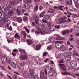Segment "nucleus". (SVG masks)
Returning <instances> with one entry per match:
<instances>
[{
  "mask_svg": "<svg viewBox=\"0 0 79 79\" xmlns=\"http://www.w3.org/2000/svg\"><path fill=\"white\" fill-rule=\"evenodd\" d=\"M27 44L29 45H31L33 44V41L31 39L27 40Z\"/></svg>",
  "mask_w": 79,
  "mask_h": 79,
  "instance_id": "obj_13",
  "label": "nucleus"
},
{
  "mask_svg": "<svg viewBox=\"0 0 79 79\" xmlns=\"http://www.w3.org/2000/svg\"><path fill=\"white\" fill-rule=\"evenodd\" d=\"M59 65L61 68H62V70L63 71H65L62 73V74L63 75H70V74H71V73L68 72L66 71V67L64 66V64H59Z\"/></svg>",
  "mask_w": 79,
  "mask_h": 79,
  "instance_id": "obj_2",
  "label": "nucleus"
},
{
  "mask_svg": "<svg viewBox=\"0 0 79 79\" xmlns=\"http://www.w3.org/2000/svg\"><path fill=\"white\" fill-rule=\"evenodd\" d=\"M65 31L66 32L67 34H68V33H69V30L67 29L65 30Z\"/></svg>",
  "mask_w": 79,
  "mask_h": 79,
  "instance_id": "obj_58",
  "label": "nucleus"
},
{
  "mask_svg": "<svg viewBox=\"0 0 79 79\" xmlns=\"http://www.w3.org/2000/svg\"><path fill=\"white\" fill-rule=\"evenodd\" d=\"M24 7L25 8H26L27 10L29 9V8H30V7L29 6V5L27 3H25L24 5Z\"/></svg>",
  "mask_w": 79,
  "mask_h": 79,
  "instance_id": "obj_21",
  "label": "nucleus"
},
{
  "mask_svg": "<svg viewBox=\"0 0 79 79\" xmlns=\"http://www.w3.org/2000/svg\"><path fill=\"white\" fill-rule=\"evenodd\" d=\"M57 37L56 38V40H63V38L60 35H57Z\"/></svg>",
  "mask_w": 79,
  "mask_h": 79,
  "instance_id": "obj_19",
  "label": "nucleus"
},
{
  "mask_svg": "<svg viewBox=\"0 0 79 79\" xmlns=\"http://www.w3.org/2000/svg\"><path fill=\"white\" fill-rule=\"evenodd\" d=\"M41 47V46L40 45H37L36 48V50H39L40 49V48Z\"/></svg>",
  "mask_w": 79,
  "mask_h": 79,
  "instance_id": "obj_22",
  "label": "nucleus"
},
{
  "mask_svg": "<svg viewBox=\"0 0 79 79\" xmlns=\"http://www.w3.org/2000/svg\"><path fill=\"white\" fill-rule=\"evenodd\" d=\"M39 79V77L38 76V75H35L33 79Z\"/></svg>",
  "mask_w": 79,
  "mask_h": 79,
  "instance_id": "obj_43",
  "label": "nucleus"
},
{
  "mask_svg": "<svg viewBox=\"0 0 79 79\" xmlns=\"http://www.w3.org/2000/svg\"><path fill=\"white\" fill-rule=\"evenodd\" d=\"M55 47L57 48H60V43H56V44L55 45Z\"/></svg>",
  "mask_w": 79,
  "mask_h": 79,
  "instance_id": "obj_25",
  "label": "nucleus"
},
{
  "mask_svg": "<svg viewBox=\"0 0 79 79\" xmlns=\"http://www.w3.org/2000/svg\"><path fill=\"white\" fill-rule=\"evenodd\" d=\"M44 73L43 71H42L40 72V78L42 79H47V70L46 69H44Z\"/></svg>",
  "mask_w": 79,
  "mask_h": 79,
  "instance_id": "obj_3",
  "label": "nucleus"
},
{
  "mask_svg": "<svg viewBox=\"0 0 79 79\" xmlns=\"http://www.w3.org/2000/svg\"><path fill=\"white\" fill-rule=\"evenodd\" d=\"M69 40H70V42H72V41H73V38H70Z\"/></svg>",
  "mask_w": 79,
  "mask_h": 79,
  "instance_id": "obj_63",
  "label": "nucleus"
},
{
  "mask_svg": "<svg viewBox=\"0 0 79 79\" xmlns=\"http://www.w3.org/2000/svg\"><path fill=\"white\" fill-rule=\"evenodd\" d=\"M22 20H23V19L21 17H19L17 18V21L18 23H20V22L22 21Z\"/></svg>",
  "mask_w": 79,
  "mask_h": 79,
  "instance_id": "obj_28",
  "label": "nucleus"
},
{
  "mask_svg": "<svg viewBox=\"0 0 79 79\" xmlns=\"http://www.w3.org/2000/svg\"><path fill=\"white\" fill-rule=\"evenodd\" d=\"M23 21H27L28 20V18L26 16H24L23 17Z\"/></svg>",
  "mask_w": 79,
  "mask_h": 79,
  "instance_id": "obj_31",
  "label": "nucleus"
},
{
  "mask_svg": "<svg viewBox=\"0 0 79 79\" xmlns=\"http://www.w3.org/2000/svg\"><path fill=\"white\" fill-rule=\"evenodd\" d=\"M65 3L67 5H72L73 0H70L69 1L68 0H66L65 1Z\"/></svg>",
  "mask_w": 79,
  "mask_h": 79,
  "instance_id": "obj_8",
  "label": "nucleus"
},
{
  "mask_svg": "<svg viewBox=\"0 0 79 79\" xmlns=\"http://www.w3.org/2000/svg\"><path fill=\"white\" fill-rule=\"evenodd\" d=\"M48 76H52V73H51V72H50V71L48 73Z\"/></svg>",
  "mask_w": 79,
  "mask_h": 79,
  "instance_id": "obj_49",
  "label": "nucleus"
},
{
  "mask_svg": "<svg viewBox=\"0 0 79 79\" xmlns=\"http://www.w3.org/2000/svg\"><path fill=\"white\" fill-rule=\"evenodd\" d=\"M47 52H45L43 53V56H45L46 55H47Z\"/></svg>",
  "mask_w": 79,
  "mask_h": 79,
  "instance_id": "obj_52",
  "label": "nucleus"
},
{
  "mask_svg": "<svg viewBox=\"0 0 79 79\" xmlns=\"http://www.w3.org/2000/svg\"><path fill=\"white\" fill-rule=\"evenodd\" d=\"M71 66H72V68H74L77 66V62L76 61H73L70 63Z\"/></svg>",
  "mask_w": 79,
  "mask_h": 79,
  "instance_id": "obj_7",
  "label": "nucleus"
},
{
  "mask_svg": "<svg viewBox=\"0 0 79 79\" xmlns=\"http://www.w3.org/2000/svg\"><path fill=\"white\" fill-rule=\"evenodd\" d=\"M55 40V37H52L51 38H49V43H52V42H53Z\"/></svg>",
  "mask_w": 79,
  "mask_h": 79,
  "instance_id": "obj_12",
  "label": "nucleus"
},
{
  "mask_svg": "<svg viewBox=\"0 0 79 79\" xmlns=\"http://www.w3.org/2000/svg\"><path fill=\"white\" fill-rule=\"evenodd\" d=\"M34 70L33 69H29L30 75L31 77H33L34 76Z\"/></svg>",
  "mask_w": 79,
  "mask_h": 79,
  "instance_id": "obj_5",
  "label": "nucleus"
},
{
  "mask_svg": "<svg viewBox=\"0 0 79 79\" xmlns=\"http://www.w3.org/2000/svg\"><path fill=\"white\" fill-rule=\"evenodd\" d=\"M43 22L44 23H48V21L44 19H43Z\"/></svg>",
  "mask_w": 79,
  "mask_h": 79,
  "instance_id": "obj_47",
  "label": "nucleus"
},
{
  "mask_svg": "<svg viewBox=\"0 0 79 79\" xmlns=\"http://www.w3.org/2000/svg\"><path fill=\"white\" fill-rule=\"evenodd\" d=\"M64 63V61L63 59L60 60L59 62V63Z\"/></svg>",
  "mask_w": 79,
  "mask_h": 79,
  "instance_id": "obj_51",
  "label": "nucleus"
},
{
  "mask_svg": "<svg viewBox=\"0 0 79 79\" xmlns=\"http://www.w3.org/2000/svg\"><path fill=\"white\" fill-rule=\"evenodd\" d=\"M22 65V66H25V64H26V62L25 61H23L21 64Z\"/></svg>",
  "mask_w": 79,
  "mask_h": 79,
  "instance_id": "obj_48",
  "label": "nucleus"
},
{
  "mask_svg": "<svg viewBox=\"0 0 79 79\" xmlns=\"http://www.w3.org/2000/svg\"><path fill=\"white\" fill-rule=\"evenodd\" d=\"M17 9L16 10V11H18V10H21V7L20 6H18L17 7Z\"/></svg>",
  "mask_w": 79,
  "mask_h": 79,
  "instance_id": "obj_40",
  "label": "nucleus"
},
{
  "mask_svg": "<svg viewBox=\"0 0 79 79\" xmlns=\"http://www.w3.org/2000/svg\"><path fill=\"white\" fill-rule=\"evenodd\" d=\"M19 52H20L21 54L22 55H26V51L25 50L23 49H20Z\"/></svg>",
  "mask_w": 79,
  "mask_h": 79,
  "instance_id": "obj_11",
  "label": "nucleus"
},
{
  "mask_svg": "<svg viewBox=\"0 0 79 79\" xmlns=\"http://www.w3.org/2000/svg\"><path fill=\"white\" fill-rule=\"evenodd\" d=\"M6 10L8 11H11V10H13V7L11 6H9L6 7Z\"/></svg>",
  "mask_w": 79,
  "mask_h": 79,
  "instance_id": "obj_18",
  "label": "nucleus"
},
{
  "mask_svg": "<svg viewBox=\"0 0 79 79\" xmlns=\"http://www.w3.org/2000/svg\"><path fill=\"white\" fill-rule=\"evenodd\" d=\"M41 23H42V22L41 21V20H40L39 21L38 20V21H37V23L36 24H38L39 26H41L42 24H41Z\"/></svg>",
  "mask_w": 79,
  "mask_h": 79,
  "instance_id": "obj_29",
  "label": "nucleus"
},
{
  "mask_svg": "<svg viewBox=\"0 0 79 79\" xmlns=\"http://www.w3.org/2000/svg\"><path fill=\"white\" fill-rule=\"evenodd\" d=\"M11 66L13 69H15L16 68V64L13 62H11Z\"/></svg>",
  "mask_w": 79,
  "mask_h": 79,
  "instance_id": "obj_15",
  "label": "nucleus"
},
{
  "mask_svg": "<svg viewBox=\"0 0 79 79\" xmlns=\"http://www.w3.org/2000/svg\"><path fill=\"white\" fill-rule=\"evenodd\" d=\"M9 4H10V5H14V2H13V1H10V2Z\"/></svg>",
  "mask_w": 79,
  "mask_h": 79,
  "instance_id": "obj_46",
  "label": "nucleus"
},
{
  "mask_svg": "<svg viewBox=\"0 0 79 79\" xmlns=\"http://www.w3.org/2000/svg\"><path fill=\"white\" fill-rule=\"evenodd\" d=\"M32 26H33L35 27V22H32Z\"/></svg>",
  "mask_w": 79,
  "mask_h": 79,
  "instance_id": "obj_57",
  "label": "nucleus"
},
{
  "mask_svg": "<svg viewBox=\"0 0 79 79\" xmlns=\"http://www.w3.org/2000/svg\"><path fill=\"white\" fill-rule=\"evenodd\" d=\"M23 77L25 78H27L29 77V72L27 71H24L23 72Z\"/></svg>",
  "mask_w": 79,
  "mask_h": 79,
  "instance_id": "obj_6",
  "label": "nucleus"
},
{
  "mask_svg": "<svg viewBox=\"0 0 79 79\" xmlns=\"http://www.w3.org/2000/svg\"><path fill=\"white\" fill-rule=\"evenodd\" d=\"M67 60L69 61V60H71V56L69 55V56H68L67 57Z\"/></svg>",
  "mask_w": 79,
  "mask_h": 79,
  "instance_id": "obj_41",
  "label": "nucleus"
},
{
  "mask_svg": "<svg viewBox=\"0 0 79 79\" xmlns=\"http://www.w3.org/2000/svg\"><path fill=\"white\" fill-rule=\"evenodd\" d=\"M41 27L43 29H45L47 28V27H46V26H45V25H41Z\"/></svg>",
  "mask_w": 79,
  "mask_h": 79,
  "instance_id": "obj_39",
  "label": "nucleus"
},
{
  "mask_svg": "<svg viewBox=\"0 0 79 79\" xmlns=\"http://www.w3.org/2000/svg\"><path fill=\"white\" fill-rule=\"evenodd\" d=\"M1 59L2 62L5 63L7 61V57L5 56H2L1 57Z\"/></svg>",
  "mask_w": 79,
  "mask_h": 79,
  "instance_id": "obj_9",
  "label": "nucleus"
},
{
  "mask_svg": "<svg viewBox=\"0 0 79 79\" xmlns=\"http://www.w3.org/2000/svg\"><path fill=\"white\" fill-rule=\"evenodd\" d=\"M55 43H59L60 44V48H63L64 47V45L63 44V42L60 41H56Z\"/></svg>",
  "mask_w": 79,
  "mask_h": 79,
  "instance_id": "obj_10",
  "label": "nucleus"
},
{
  "mask_svg": "<svg viewBox=\"0 0 79 79\" xmlns=\"http://www.w3.org/2000/svg\"><path fill=\"white\" fill-rule=\"evenodd\" d=\"M27 2L28 3H31V0H27Z\"/></svg>",
  "mask_w": 79,
  "mask_h": 79,
  "instance_id": "obj_60",
  "label": "nucleus"
},
{
  "mask_svg": "<svg viewBox=\"0 0 79 79\" xmlns=\"http://www.w3.org/2000/svg\"><path fill=\"white\" fill-rule=\"evenodd\" d=\"M21 34H23L24 35V36H25V37H26V36H27L26 33L25 32H24V31H21Z\"/></svg>",
  "mask_w": 79,
  "mask_h": 79,
  "instance_id": "obj_30",
  "label": "nucleus"
},
{
  "mask_svg": "<svg viewBox=\"0 0 79 79\" xmlns=\"http://www.w3.org/2000/svg\"><path fill=\"white\" fill-rule=\"evenodd\" d=\"M13 52H18V49H14L13 50Z\"/></svg>",
  "mask_w": 79,
  "mask_h": 79,
  "instance_id": "obj_56",
  "label": "nucleus"
},
{
  "mask_svg": "<svg viewBox=\"0 0 79 79\" xmlns=\"http://www.w3.org/2000/svg\"><path fill=\"white\" fill-rule=\"evenodd\" d=\"M52 69H53V66H51L50 67V70L51 71V70H52Z\"/></svg>",
  "mask_w": 79,
  "mask_h": 79,
  "instance_id": "obj_61",
  "label": "nucleus"
},
{
  "mask_svg": "<svg viewBox=\"0 0 79 79\" xmlns=\"http://www.w3.org/2000/svg\"><path fill=\"white\" fill-rule=\"evenodd\" d=\"M9 14L10 15H13L14 14V13L13 12V11H10L9 12Z\"/></svg>",
  "mask_w": 79,
  "mask_h": 79,
  "instance_id": "obj_55",
  "label": "nucleus"
},
{
  "mask_svg": "<svg viewBox=\"0 0 79 79\" xmlns=\"http://www.w3.org/2000/svg\"><path fill=\"white\" fill-rule=\"evenodd\" d=\"M44 32H45V34H48V32H49V31L48 30H46L44 31Z\"/></svg>",
  "mask_w": 79,
  "mask_h": 79,
  "instance_id": "obj_50",
  "label": "nucleus"
},
{
  "mask_svg": "<svg viewBox=\"0 0 79 79\" xmlns=\"http://www.w3.org/2000/svg\"><path fill=\"white\" fill-rule=\"evenodd\" d=\"M75 5L76 8H79V4H78V3H75Z\"/></svg>",
  "mask_w": 79,
  "mask_h": 79,
  "instance_id": "obj_45",
  "label": "nucleus"
},
{
  "mask_svg": "<svg viewBox=\"0 0 79 79\" xmlns=\"http://www.w3.org/2000/svg\"><path fill=\"white\" fill-rule=\"evenodd\" d=\"M66 19V18L65 16H64L63 17L60 18L58 19V21L59 22L60 24H62V23H65L66 21V20L64 19Z\"/></svg>",
  "mask_w": 79,
  "mask_h": 79,
  "instance_id": "obj_4",
  "label": "nucleus"
},
{
  "mask_svg": "<svg viewBox=\"0 0 79 79\" xmlns=\"http://www.w3.org/2000/svg\"><path fill=\"white\" fill-rule=\"evenodd\" d=\"M35 34L36 35H38V34H40V32L39 31H35Z\"/></svg>",
  "mask_w": 79,
  "mask_h": 79,
  "instance_id": "obj_44",
  "label": "nucleus"
},
{
  "mask_svg": "<svg viewBox=\"0 0 79 79\" xmlns=\"http://www.w3.org/2000/svg\"><path fill=\"white\" fill-rule=\"evenodd\" d=\"M3 16L4 17L3 18H0V24L1 25H4L6 23V26H7L8 27H9V25L10 24L11 21L9 20L7 21L8 17V16L6 14H4L3 15Z\"/></svg>",
  "mask_w": 79,
  "mask_h": 79,
  "instance_id": "obj_1",
  "label": "nucleus"
},
{
  "mask_svg": "<svg viewBox=\"0 0 79 79\" xmlns=\"http://www.w3.org/2000/svg\"><path fill=\"white\" fill-rule=\"evenodd\" d=\"M52 48V45H50L48 47L47 50H50Z\"/></svg>",
  "mask_w": 79,
  "mask_h": 79,
  "instance_id": "obj_34",
  "label": "nucleus"
},
{
  "mask_svg": "<svg viewBox=\"0 0 79 79\" xmlns=\"http://www.w3.org/2000/svg\"><path fill=\"white\" fill-rule=\"evenodd\" d=\"M20 35H19V33H16L15 35V38H17V39L19 40Z\"/></svg>",
  "mask_w": 79,
  "mask_h": 79,
  "instance_id": "obj_20",
  "label": "nucleus"
},
{
  "mask_svg": "<svg viewBox=\"0 0 79 79\" xmlns=\"http://www.w3.org/2000/svg\"><path fill=\"white\" fill-rule=\"evenodd\" d=\"M8 16L9 18H12V15L10 14H8Z\"/></svg>",
  "mask_w": 79,
  "mask_h": 79,
  "instance_id": "obj_62",
  "label": "nucleus"
},
{
  "mask_svg": "<svg viewBox=\"0 0 79 79\" xmlns=\"http://www.w3.org/2000/svg\"><path fill=\"white\" fill-rule=\"evenodd\" d=\"M24 56L21 55L20 56V58L22 60H27V57L26 56V55H24Z\"/></svg>",
  "mask_w": 79,
  "mask_h": 79,
  "instance_id": "obj_14",
  "label": "nucleus"
},
{
  "mask_svg": "<svg viewBox=\"0 0 79 79\" xmlns=\"http://www.w3.org/2000/svg\"><path fill=\"white\" fill-rule=\"evenodd\" d=\"M44 18L45 19L48 20V19H49V18H50V15H44Z\"/></svg>",
  "mask_w": 79,
  "mask_h": 79,
  "instance_id": "obj_24",
  "label": "nucleus"
},
{
  "mask_svg": "<svg viewBox=\"0 0 79 79\" xmlns=\"http://www.w3.org/2000/svg\"><path fill=\"white\" fill-rule=\"evenodd\" d=\"M64 6H59L58 7V10H60L61 11H64V10L62 8H64Z\"/></svg>",
  "mask_w": 79,
  "mask_h": 79,
  "instance_id": "obj_23",
  "label": "nucleus"
},
{
  "mask_svg": "<svg viewBox=\"0 0 79 79\" xmlns=\"http://www.w3.org/2000/svg\"><path fill=\"white\" fill-rule=\"evenodd\" d=\"M74 72L76 74H79V69H76L74 70Z\"/></svg>",
  "mask_w": 79,
  "mask_h": 79,
  "instance_id": "obj_32",
  "label": "nucleus"
},
{
  "mask_svg": "<svg viewBox=\"0 0 79 79\" xmlns=\"http://www.w3.org/2000/svg\"><path fill=\"white\" fill-rule=\"evenodd\" d=\"M6 76L8 77V78L10 79H12V78H11V76H10L9 75L6 74Z\"/></svg>",
  "mask_w": 79,
  "mask_h": 79,
  "instance_id": "obj_54",
  "label": "nucleus"
},
{
  "mask_svg": "<svg viewBox=\"0 0 79 79\" xmlns=\"http://www.w3.org/2000/svg\"><path fill=\"white\" fill-rule=\"evenodd\" d=\"M55 29H56V27H55V26H51L49 27V30L51 31H54L55 30Z\"/></svg>",
  "mask_w": 79,
  "mask_h": 79,
  "instance_id": "obj_17",
  "label": "nucleus"
},
{
  "mask_svg": "<svg viewBox=\"0 0 79 79\" xmlns=\"http://www.w3.org/2000/svg\"><path fill=\"white\" fill-rule=\"evenodd\" d=\"M40 33H41V34H42L43 35L45 34V31H44L42 30H41L40 31Z\"/></svg>",
  "mask_w": 79,
  "mask_h": 79,
  "instance_id": "obj_37",
  "label": "nucleus"
},
{
  "mask_svg": "<svg viewBox=\"0 0 79 79\" xmlns=\"http://www.w3.org/2000/svg\"><path fill=\"white\" fill-rule=\"evenodd\" d=\"M39 16H36L35 18V21L36 24H37V21H39Z\"/></svg>",
  "mask_w": 79,
  "mask_h": 79,
  "instance_id": "obj_26",
  "label": "nucleus"
},
{
  "mask_svg": "<svg viewBox=\"0 0 79 79\" xmlns=\"http://www.w3.org/2000/svg\"><path fill=\"white\" fill-rule=\"evenodd\" d=\"M1 10L2 12L3 13H5V12H6V8H3L1 9Z\"/></svg>",
  "mask_w": 79,
  "mask_h": 79,
  "instance_id": "obj_38",
  "label": "nucleus"
},
{
  "mask_svg": "<svg viewBox=\"0 0 79 79\" xmlns=\"http://www.w3.org/2000/svg\"><path fill=\"white\" fill-rule=\"evenodd\" d=\"M60 25H59L58 26H56L55 27H56V28H57V29H60Z\"/></svg>",
  "mask_w": 79,
  "mask_h": 79,
  "instance_id": "obj_53",
  "label": "nucleus"
},
{
  "mask_svg": "<svg viewBox=\"0 0 79 79\" xmlns=\"http://www.w3.org/2000/svg\"><path fill=\"white\" fill-rule=\"evenodd\" d=\"M44 16V12H42L40 15V18H42V17H43Z\"/></svg>",
  "mask_w": 79,
  "mask_h": 79,
  "instance_id": "obj_36",
  "label": "nucleus"
},
{
  "mask_svg": "<svg viewBox=\"0 0 79 79\" xmlns=\"http://www.w3.org/2000/svg\"><path fill=\"white\" fill-rule=\"evenodd\" d=\"M50 71L52 75H53V74H55L56 73L55 71L53 69H52V70H50Z\"/></svg>",
  "mask_w": 79,
  "mask_h": 79,
  "instance_id": "obj_33",
  "label": "nucleus"
},
{
  "mask_svg": "<svg viewBox=\"0 0 79 79\" xmlns=\"http://www.w3.org/2000/svg\"><path fill=\"white\" fill-rule=\"evenodd\" d=\"M16 11H17V13L18 15H21L22 12H21L20 10H16Z\"/></svg>",
  "mask_w": 79,
  "mask_h": 79,
  "instance_id": "obj_35",
  "label": "nucleus"
},
{
  "mask_svg": "<svg viewBox=\"0 0 79 79\" xmlns=\"http://www.w3.org/2000/svg\"><path fill=\"white\" fill-rule=\"evenodd\" d=\"M24 28L26 30V32H27L28 33H29V29L27 28L26 27H24Z\"/></svg>",
  "mask_w": 79,
  "mask_h": 79,
  "instance_id": "obj_42",
  "label": "nucleus"
},
{
  "mask_svg": "<svg viewBox=\"0 0 79 79\" xmlns=\"http://www.w3.org/2000/svg\"><path fill=\"white\" fill-rule=\"evenodd\" d=\"M38 8H39V6H35L33 9L34 11H37V10H38Z\"/></svg>",
  "mask_w": 79,
  "mask_h": 79,
  "instance_id": "obj_27",
  "label": "nucleus"
},
{
  "mask_svg": "<svg viewBox=\"0 0 79 79\" xmlns=\"http://www.w3.org/2000/svg\"><path fill=\"white\" fill-rule=\"evenodd\" d=\"M63 51H64V50H66V48L64 47V48H62Z\"/></svg>",
  "mask_w": 79,
  "mask_h": 79,
  "instance_id": "obj_64",
  "label": "nucleus"
},
{
  "mask_svg": "<svg viewBox=\"0 0 79 79\" xmlns=\"http://www.w3.org/2000/svg\"><path fill=\"white\" fill-rule=\"evenodd\" d=\"M55 10L54 9L52 8H49L48 10V12L49 13H53L55 12Z\"/></svg>",
  "mask_w": 79,
  "mask_h": 79,
  "instance_id": "obj_16",
  "label": "nucleus"
},
{
  "mask_svg": "<svg viewBox=\"0 0 79 79\" xmlns=\"http://www.w3.org/2000/svg\"><path fill=\"white\" fill-rule=\"evenodd\" d=\"M48 26V27H50V26H51V23H50V22H48L47 23Z\"/></svg>",
  "mask_w": 79,
  "mask_h": 79,
  "instance_id": "obj_59",
  "label": "nucleus"
}]
</instances>
